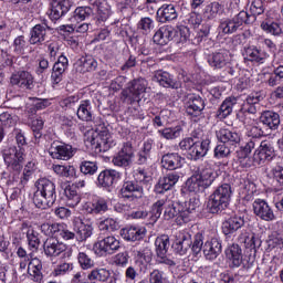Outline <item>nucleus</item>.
<instances>
[{"mask_svg":"<svg viewBox=\"0 0 283 283\" xmlns=\"http://www.w3.org/2000/svg\"><path fill=\"white\" fill-rule=\"evenodd\" d=\"M78 242H85L94 233V223L91 219L76 217L73 221Z\"/></svg>","mask_w":283,"mask_h":283,"instance_id":"ddd939ff","label":"nucleus"},{"mask_svg":"<svg viewBox=\"0 0 283 283\" xmlns=\"http://www.w3.org/2000/svg\"><path fill=\"white\" fill-rule=\"evenodd\" d=\"M154 80L161 85V87H170L171 90H179L180 82L174 78V75L166 71L155 72Z\"/></svg>","mask_w":283,"mask_h":283,"instance_id":"cd10ccee","label":"nucleus"},{"mask_svg":"<svg viewBox=\"0 0 283 283\" xmlns=\"http://www.w3.org/2000/svg\"><path fill=\"white\" fill-rule=\"evenodd\" d=\"M233 191L231 190V185L222 184L217 187V189L209 196L207 202V209L210 213H222L229 202H231V196Z\"/></svg>","mask_w":283,"mask_h":283,"instance_id":"39448f33","label":"nucleus"},{"mask_svg":"<svg viewBox=\"0 0 283 283\" xmlns=\"http://www.w3.org/2000/svg\"><path fill=\"white\" fill-rule=\"evenodd\" d=\"M118 180H120V172L114 169L103 170L97 177L99 187H112V185H116Z\"/></svg>","mask_w":283,"mask_h":283,"instance_id":"c756f323","label":"nucleus"},{"mask_svg":"<svg viewBox=\"0 0 283 283\" xmlns=\"http://www.w3.org/2000/svg\"><path fill=\"white\" fill-rule=\"evenodd\" d=\"M56 238H60L61 240H65L66 242L70 240H75L76 233L74 231L70 230L67 224L65 223H60L57 228V235Z\"/></svg>","mask_w":283,"mask_h":283,"instance_id":"bf43d9fd","label":"nucleus"},{"mask_svg":"<svg viewBox=\"0 0 283 283\" xmlns=\"http://www.w3.org/2000/svg\"><path fill=\"white\" fill-rule=\"evenodd\" d=\"M109 19V11H101L98 10L97 15L93 19L92 23H80L75 24V32L77 34H85L90 32V30H96L97 28H101L105 24V21Z\"/></svg>","mask_w":283,"mask_h":283,"instance_id":"4468645a","label":"nucleus"},{"mask_svg":"<svg viewBox=\"0 0 283 283\" xmlns=\"http://www.w3.org/2000/svg\"><path fill=\"white\" fill-rule=\"evenodd\" d=\"M208 63L216 70H222V67H226L227 63H229V53L226 51L212 53L208 56Z\"/></svg>","mask_w":283,"mask_h":283,"instance_id":"4c0bfd02","label":"nucleus"},{"mask_svg":"<svg viewBox=\"0 0 283 283\" xmlns=\"http://www.w3.org/2000/svg\"><path fill=\"white\" fill-rule=\"evenodd\" d=\"M42 270L43 264H41V260L38 258H34L29 262L28 274L33 277L34 282H41V280H43Z\"/></svg>","mask_w":283,"mask_h":283,"instance_id":"49530a36","label":"nucleus"},{"mask_svg":"<svg viewBox=\"0 0 283 283\" xmlns=\"http://www.w3.org/2000/svg\"><path fill=\"white\" fill-rule=\"evenodd\" d=\"M35 187L33 203L38 209H50L56 202V185L48 178H40Z\"/></svg>","mask_w":283,"mask_h":283,"instance_id":"7ed1b4c3","label":"nucleus"},{"mask_svg":"<svg viewBox=\"0 0 283 283\" xmlns=\"http://www.w3.org/2000/svg\"><path fill=\"white\" fill-rule=\"evenodd\" d=\"M76 116L78 120H83L84 123H92V102H90V99H84L80 103L76 111Z\"/></svg>","mask_w":283,"mask_h":283,"instance_id":"58836bf2","label":"nucleus"},{"mask_svg":"<svg viewBox=\"0 0 283 283\" xmlns=\"http://www.w3.org/2000/svg\"><path fill=\"white\" fill-rule=\"evenodd\" d=\"M261 123L269 127V129H277L280 127V114L273 111H265L260 116Z\"/></svg>","mask_w":283,"mask_h":283,"instance_id":"79ce46f5","label":"nucleus"},{"mask_svg":"<svg viewBox=\"0 0 283 283\" xmlns=\"http://www.w3.org/2000/svg\"><path fill=\"white\" fill-rule=\"evenodd\" d=\"M261 28L266 34H272V36H280L282 34V25L277 22L265 21L261 24Z\"/></svg>","mask_w":283,"mask_h":283,"instance_id":"4d7b16f0","label":"nucleus"},{"mask_svg":"<svg viewBox=\"0 0 283 283\" xmlns=\"http://www.w3.org/2000/svg\"><path fill=\"white\" fill-rule=\"evenodd\" d=\"M64 200L66 207L74 209L81 203V192L76 189V186H67L64 189Z\"/></svg>","mask_w":283,"mask_h":283,"instance_id":"c9c22d12","label":"nucleus"},{"mask_svg":"<svg viewBox=\"0 0 283 283\" xmlns=\"http://www.w3.org/2000/svg\"><path fill=\"white\" fill-rule=\"evenodd\" d=\"M262 101V94L254 92L248 95L244 104H243V125L247 128L252 127L253 125H258V116L255 114L258 113L256 105Z\"/></svg>","mask_w":283,"mask_h":283,"instance_id":"423d86ee","label":"nucleus"},{"mask_svg":"<svg viewBox=\"0 0 283 283\" xmlns=\"http://www.w3.org/2000/svg\"><path fill=\"white\" fill-rule=\"evenodd\" d=\"M80 171L81 174H84V176H94V174L98 171V166L95 161H82L80 165Z\"/></svg>","mask_w":283,"mask_h":283,"instance_id":"69168bd1","label":"nucleus"},{"mask_svg":"<svg viewBox=\"0 0 283 283\" xmlns=\"http://www.w3.org/2000/svg\"><path fill=\"white\" fill-rule=\"evenodd\" d=\"M149 283H169V280L164 272L154 270L149 275Z\"/></svg>","mask_w":283,"mask_h":283,"instance_id":"774afa93","label":"nucleus"},{"mask_svg":"<svg viewBox=\"0 0 283 283\" xmlns=\"http://www.w3.org/2000/svg\"><path fill=\"white\" fill-rule=\"evenodd\" d=\"M76 67L78 72L85 74V72H94L98 67V62L92 55H86L76 61Z\"/></svg>","mask_w":283,"mask_h":283,"instance_id":"ea45409f","label":"nucleus"},{"mask_svg":"<svg viewBox=\"0 0 283 283\" xmlns=\"http://www.w3.org/2000/svg\"><path fill=\"white\" fill-rule=\"evenodd\" d=\"M86 142L95 149V151H109L112 147H116V140L105 127V124H99L95 129L88 130L86 134Z\"/></svg>","mask_w":283,"mask_h":283,"instance_id":"20e7f679","label":"nucleus"},{"mask_svg":"<svg viewBox=\"0 0 283 283\" xmlns=\"http://www.w3.org/2000/svg\"><path fill=\"white\" fill-rule=\"evenodd\" d=\"M274 151L275 150L271 147V144L268 142H261L252 156L253 167L264 165L265 160H272Z\"/></svg>","mask_w":283,"mask_h":283,"instance_id":"dca6fc26","label":"nucleus"},{"mask_svg":"<svg viewBox=\"0 0 283 283\" xmlns=\"http://www.w3.org/2000/svg\"><path fill=\"white\" fill-rule=\"evenodd\" d=\"M53 171L62 178H76V168L70 165H53Z\"/></svg>","mask_w":283,"mask_h":283,"instance_id":"3c124183","label":"nucleus"},{"mask_svg":"<svg viewBox=\"0 0 283 283\" xmlns=\"http://www.w3.org/2000/svg\"><path fill=\"white\" fill-rule=\"evenodd\" d=\"M262 241L260 238L255 237L254 233H249L244 239V247L245 249H250V251H255L260 249Z\"/></svg>","mask_w":283,"mask_h":283,"instance_id":"0e129e2a","label":"nucleus"},{"mask_svg":"<svg viewBox=\"0 0 283 283\" xmlns=\"http://www.w3.org/2000/svg\"><path fill=\"white\" fill-rule=\"evenodd\" d=\"M211 145V140L202 139L201 142H196L190 148V157L192 160H200V158H205L207 154H209V147Z\"/></svg>","mask_w":283,"mask_h":283,"instance_id":"2f4dec72","label":"nucleus"},{"mask_svg":"<svg viewBox=\"0 0 283 283\" xmlns=\"http://www.w3.org/2000/svg\"><path fill=\"white\" fill-rule=\"evenodd\" d=\"M118 220L114 218H106L102 220L98 224L99 231H118Z\"/></svg>","mask_w":283,"mask_h":283,"instance_id":"680f3d73","label":"nucleus"},{"mask_svg":"<svg viewBox=\"0 0 283 283\" xmlns=\"http://www.w3.org/2000/svg\"><path fill=\"white\" fill-rule=\"evenodd\" d=\"M239 193L242 200H245V202H251L255 193H258V186L251 180H245Z\"/></svg>","mask_w":283,"mask_h":283,"instance_id":"c03bdc74","label":"nucleus"},{"mask_svg":"<svg viewBox=\"0 0 283 283\" xmlns=\"http://www.w3.org/2000/svg\"><path fill=\"white\" fill-rule=\"evenodd\" d=\"M180 180V176L176 172L166 175L164 178L159 179L158 184L155 186L156 193H165L169 191Z\"/></svg>","mask_w":283,"mask_h":283,"instance_id":"c85d7f7f","label":"nucleus"},{"mask_svg":"<svg viewBox=\"0 0 283 283\" xmlns=\"http://www.w3.org/2000/svg\"><path fill=\"white\" fill-rule=\"evenodd\" d=\"M224 14V6L219 2H211L205 8V17L212 21V19H218V17H222Z\"/></svg>","mask_w":283,"mask_h":283,"instance_id":"de8ad7c7","label":"nucleus"},{"mask_svg":"<svg viewBox=\"0 0 283 283\" xmlns=\"http://www.w3.org/2000/svg\"><path fill=\"white\" fill-rule=\"evenodd\" d=\"M30 43L31 45H41L43 41H45V36H48V25L45 24H36L32 28L30 32Z\"/></svg>","mask_w":283,"mask_h":283,"instance_id":"e433bc0d","label":"nucleus"},{"mask_svg":"<svg viewBox=\"0 0 283 283\" xmlns=\"http://www.w3.org/2000/svg\"><path fill=\"white\" fill-rule=\"evenodd\" d=\"M145 233H147V229L143 226H128L120 231V235L127 242H137L138 240H143L145 238Z\"/></svg>","mask_w":283,"mask_h":283,"instance_id":"4be33fe9","label":"nucleus"},{"mask_svg":"<svg viewBox=\"0 0 283 283\" xmlns=\"http://www.w3.org/2000/svg\"><path fill=\"white\" fill-rule=\"evenodd\" d=\"M250 12L251 14L247 12V17L248 19H251V17H253L254 23L255 19L260 17V14H264V3L262 2V0H253L250 4Z\"/></svg>","mask_w":283,"mask_h":283,"instance_id":"6e6d98bb","label":"nucleus"},{"mask_svg":"<svg viewBox=\"0 0 283 283\" xmlns=\"http://www.w3.org/2000/svg\"><path fill=\"white\" fill-rule=\"evenodd\" d=\"M76 118L74 117H61L62 129H64V132H69L71 136L74 134V132H76Z\"/></svg>","mask_w":283,"mask_h":283,"instance_id":"e2e57ef3","label":"nucleus"},{"mask_svg":"<svg viewBox=\"0 0 283 283\" xmlns=\"http://www.w3.org/2000/svg\"><path fill=\"white\" fill-rule=\"evenodd\" d=\"M176 19H178V11L174 4H163L157 10V21H159V23L176 21Z\"/></svg>","mask_w":283,"mask_h":283,"instance_id":"bb28decb","label":"nucleus"},{"mask_svg":"<svg viewBox=\"0 0 283 283\" xmlns=\"http://www.w3.org/2000/svg\"><path fill=\"white\" fill-rule=\"evenodd\" d=\"M245 55H247L248 61H252L254 63H264V61H266V59H269L268 52H264L254 45L245 49Z\"/></svg>","mask_w":283,"mask_h":283,"instance_id":"37998d69","label":"nucleus"},{"mask_svg":"<svg viewBox=\"0 0 283 283\" xmlns=\"http://www.w3.org/2000/svg\"><path fill=\"white\" fill-rule=\"evenodd\" d=\"M268 249L273 251V249H283V231L273 232L268 239Z\"/></svg>","mask_w":283,"mask_h":283,"instance_id":"864d4df0","label":"nucleus"},{"mask_svg":"<svg viewBox=\"0 0 283 283\" xmlns=\"http://www.w3.org/2000/svg\"><path fill=\"white\" fill-rule=\"evenodd\" d=\"M112 277V272L105 268H96L87 274L90 282H108Z\"/></svg>","mask_w":283,"mask_h":283,"instance_id":"a18cd8bd","label":"nucleus"},{"mask_svg":"<svg viewBox=\"0 0 283 283\" xmlns=\"http://www.w3.org/2000/svg\"><path fill=\"white\" fill-rule=\"evenodd\" d=\"M120 249V241L114 235L105 237L98 240L93 245V251L98 258H107V255H114L116 251Z\"/></svg>","mask_w":283,"mask_h":283,"instance_id":"6e6552de","label":"nucleus"},{"mask_svg":"<svg viewBox=\"0 0 283 283\" xmlns=\"http://www.w3.org/2000/svg\"><path fill=\"white\" fill-rule=\"evenodd\" d=\"M238 99L235 97H228L223 101L221 104L219 111H218V118L222 120V118H227V116H231V113L233 112V106L237 105Z\"/></svg>","mask_w":283,"mask_h":283,"instance_id":"09e8293b","label":"nucleus"},{"mask_svg":"<svg viewBox=\"0 0 283 283\" xmlns=\"http://www.w3.org/2000/svg\"><path fill=\"white\" fill-rule=\"evenodd\" d=\"M222 253V243L220 240L212 238L203 244V254L207 260H216Z\"/></svg>","mask_w":283,"mask_h":283,"instance_id":"7c9ffc66","label":"nucleus"},{"mask_svg":"<svg viewBox=\"0 0 283 283\" xmlns=\"http://www.w3.org/2000/svg\"><path fill=\"white\" fill-rule=\"evenodd\" d=\"M216 178H218V174L213 169V164L205 163L197 172L187 179L186 189L190 193H200L205 189H209Z\"/></svg>","mask_w":283,"mask_h":283,"instance_id":"f03ea898","label":"nucleus"},{"mask_svg":"<svg viewBox=\"0 0 283 283\" xmlns=\"http://www.w3.org/2000/svg\"><path fill=\"white\" fill-rule=\"evenodd\" d=\"M151 258L153 253L148 248L137 250L134 254L135 264L139 268L140 271H147V268L149 264H151Z\"/></svg>","mask_w":283,"mask_h":283,"instance_id":"a878e982","label":"nucleus"},{"mask_svg":"<svg viewBox=\"0 0 283 283\" xmlns=\"http://www.w3.org/2000/svg\"><path fill=\"white\" fill-rule=\"evenodd\" d=\"M191 234L186 231H179L175 234L172 249L179 255H187V252L191 249Z\"/></svg>","mask_w":283,"mask_h":283,"instance_id":"f3484780","label":"nucleus"},{"mask_svg":"<svg viewBox=\"0 0 283 283\" xmlns=\"http://www.w3.org/2000/svg\"><path fill=\"white\" fill-rule=\"evenodd\" d=\"M182 165H185V158L178 155V153H168L161 157V167L168 171L180 169Z\"/></svg>","mask_w":283,"mask_h":283,"instance_id":"5701e85b","label":"nucleus"},{"mask_svg":"<svg viewBox=\"0 0 283 283\" xmlns=\"http://www.w3.org/2000/svg\"><path fill=\"white\" fill-rule=\"evenodd\" d=\"M156 253L158 258H165L167 255V251H169V235L163 234L157 237L155 240Z\"/></svg>","mask_w":283,"mask_h":283,"instance_id":"8fccbe9b","label":"nucleus"},{"mask_svg":"<svg viewBox=\"0 0 283 283\" xmlns=\"http://www.w3.org/2000/svg\"><path fill=\"white\" fill-rule=\"evenodd\" d=\"M147 91V80L138 78L129 83L128 87L122 92L124 103H136Z\"/></svg>","mask_w":283,"mask_h":283,"instance_id":"1a4fd4ad","label":"nucleus"},{"mask_svg":"<svg viewBox=\"0 0 283 283\" xmlns=\"http://www.w3.org/2000/svg\"><path fill=\"white\" fill-rule=\"evenodd\" d=\"M242 227H244V219H242V217H230L222 223V232L224 235H231L242 229Z\"/></svg>","mask_w":283,"mask_h":283,"instance_id":"f704fd0d","label":"nucleus"},{"mask_svg":"<svg viewBox=\"0 0 283 283\" xmlns=\"http://www.w3.org/2000/svg\"><path fill=\"white\" fill-rule=\"evenodd\" d=\"M176 36V29L171 25H164L156 31L153 36L154 43L157 45H167Z\"/></svg>","mask_w":283,"mask_h":283,"instance_id":"b1692460","label":"nucleus"},{"mask_svg":"<svg viewBox=\"0 0 283 283\" xmlns=\"http://www.w3.org/2000/svg\"><path fill=\"white\" fill-rule=\"evenodd\" d=\"M3 160L9 169L21 171L23 167V148L11 147L3 153Z\"/></svg>","mask_w":283,"mask_h":283,"instance_id":"f8f14e48","label":"nucleus"},{"mask_svg":"<svg viewBox=\"0 0 283 283\" xmlns=\"http://www.w3.org/2000/svg\"><path fill=\"white\" fill-rule=\"evenodd\" d=\"M202 109H205V99L196 95L190 96L186 104L187 114L190 116H200V114H202Z\"/></svg>","mask_w":283,"mask_h":283,"instance_id":"72a5a7b5","label":"nucleus"},{"mask_svg":"<svg viewBox=\"0 0 283 283\" xmlns=\"http://www.w3.org/2000/svg\"><path fill=\"white\" fill-rule=\"evenodd\" d=\"M22 229H28L27 240L29 242V247L30 249H33V251H36V249H39V244H41V241L39 240V233L34 231V228L28 227V223H23Z\"/></svg>","mask_w":283,"mask_h":283,"instance_id":"603ef678","label":"nucleus"},{"mask_svg":"<svg viewBox=\"0 0 283 283\" xmlns=\"http://www.w3.org/2000/svg\"><path fill=\"white\" fill-rule=\"evenodd\" d=\"M70 6V0H52L49 14L51 21H59L61 17L67 14Z\"/></svg>","mask_w":283,"mask_h":283,"instance_id":"412c9836","label":"nucleus"},{"mask_svg":"<svg viewBox=\"0 0 283 283\" xmlns=\"http://www.w3.org/2000/svg\"><path fill=\"white\" fill-rule=\"evenodd\" d=\"M255 145H258V139H250L244 146H241L237 150V165H239L241 169H250V167H253L251 151L255 149Z\"/></svg>","mask_w":283,"mask_h":283,"instance_id":"9d476101","label":"nucleus"},{"mask_svg":"<svg viewBox=\"0 0 283 283\" xmlns=\"http://www.w3.org/2000/svg\"><path fill=\"white\" fill-rule=\"evenodd\" d=\"M144 195L143 187L134 181H126L119 190V197L124 200H136Z\"/></svg>","mask_w":283,"mask_h":283,"instance_id":"6ab92c4d","label":"nucleus"},{"mask_svg":"<svg viewBox=\"0 0 283 283\" xmlns=\"http://www.w3.org/2000/svg\"><path fill=\"white\" fill-rule=\"evenodd\" d=\"M217 138L218 140H220V143H223L226 145H239L241 140L240 134L231 132L229 129H220L217 133Z\"/></svg>","mask_w":283,"mask_h":283,"instance_id":"a19ab883","label":"nucleus"},{"mask_svg":"<svg viewBox=\"0 0 283 283\" xmlns=\"http://www.w3.org/2000/svg\"><path fill=\"white\" fill-rule=\"evenodd\" d=\"M160 136L163 138H166V140H176V138H180V135L182 134V127L175 126V127H168L159 130Z\"/></svg>","mask_w":283,"mask_h":283,"instance_id":"5fc2aeb1","label":"nucleus"},{"mask_svg":"<svg viewBox=\"0 0 283 283\" xmlns=\"http://www.w3.org/2000/svg\"><path fill=\"white\" fill-rule=\"evenodd\" d=\"M11 84L22 87V90H31L34 85V77L28 71H20L11 76Z\"/></svg>","mask_w":283,"mask_h":283,"instance_id":"393cba45","label":"nucleus"},{"mask_svg":"<svg viewBox=\"0 0 283 283\" xmlns=\"http://www.w3.org/2000/svg\"><path fill=\"white\" fill-rule=\"evenodd\" d=\"M77 262L83 271H90L94 269V259L90 256L86 252H78Z\"/></svg>","mask_w":283,"mask_h":283,"instance_id":"13d9d810","label":"nucleus"},{"mask_svg":"<svg viewBox=\"0 0 283 283\" xmlns=\"http://www.w3.org/2000/svg\"><path fill=\"white\" fill-rule=\"evenodd\" d=\"M253 211L261 220L265 222H273L275 220V213L269 202L264 201V199H255L253 202Z\"/></svg>","mask_w":283,"mask_h":283,"instance_id":"a211bd4d","label":"nucleus"},{"mask_svg":"<svg viewBox=\"0 0 283 283\" xmlns=\"http://www.w3.org/2000/svg\"><path fill=\"white\" fill-rule=\"evenodd\" d=\"M253 17L248 18L247 11H240L232 19L221 20L218 30L222 34H233L244 24L253 23Z\"/></svg>","mask_w":283,"mask_h":283,"instance_id":"0eeeda50","label":"nucleus"},{"mask_svg":"<svg viewBox=\"0 0 283 283\" xmlns=\"http://www.w3.org/2000/svg\"><path fill=\"white\" fill-rule=\"evenodd\" d=\"M271 174L273 179L279 185V191L283 189V166H275L272 168Z\"/></svg>","mask_w":283,"mask_h":283,"instance_id":"338daca9","label":"nucleus"},{"mask_svg":"<svg viewBox=\"0 0 283 283\" xmlns=\"http://www.w3.org/2000/svg\"><path fill=\"white\" fill-rule=\"evenodd\" d=\"M49 154L55 160H70L74 156L72 146L61 142H53L49 148Z\"/></svg>","mask_w":283,"mask_h":283,"instance_id":"2eb2a0df","label":"nucleus"},{"mask_svg":"<svg viewBox=\"0 0 283 283\" xmlns=\"http://www.w3.org/2000/svg\"><path fill=\"white\" fill-rule=\"evenodd\" d=\"M66 249L67 245H65L63 242H59L56 239H49L44 242V253L50 258L61 255V253H63Z\"/></svg>","mask_w":283,"mask_h":283,"instance_id":"473e14b6","label":"nucleus"},{"mask_svg":"<svg viewBox=\"0 0 283 283\" xmlns=\"http://www.w3.org/2000/svg\"><path fill=\"white\" fill-rule=\"evenodd\" d=\"M94 14V10L91 7H77L74 11L73 19L75 21H85Z\"/></svg>","mask_w":283,"mask_h":283,"instance_id":"052dcab7","label":"nucleus"},{"mask_svg":"<svg viewBox=\"0 0 283 283\" xmlns=\"http://www.w3.org/2000/svg\"><path fill=\"white\" fill-rule=\"evenodd\" d=\"M226 260L230 269H240L244 266V254L238 243L228 244L224 250Z\"/></svg>","mask_w":283,"mask_h":283,"instance_id":"9b49d317","label":"nucleus"},{"mask_svg":"<svg viewBox=\"0 0 283 283\" xmlns=\"http://www.w3.org/2000/svg\"><path fill=\"white\" fill-rule=\"evenodd\" d=\"M107 209V200L104 198H98L93 201H85L81 205L82 213H105Z\"/></svg>","mask_w":283,"mask_h":283,"instance_id":"aec40b11","label":"nucleus"},{"mask_svg":"<svg viewBox=\"0 0 283 283\" xmlns=\"http://www.w3.org/2000/svg\"><path fill=\"white\" fill-rule=\"evenodd\" d=\"M196 209H198V201L196 199H190L185 203H174V201L160 199L151 207L150 222H158L164 210L165 220L176 218L177 224L182 227V224L191 222V219L196 216Z\"/></svg>","mask_w":283,"mask_h":283,"instance_id":"f257e3e1","label":"nucleus"}]
</instances>
